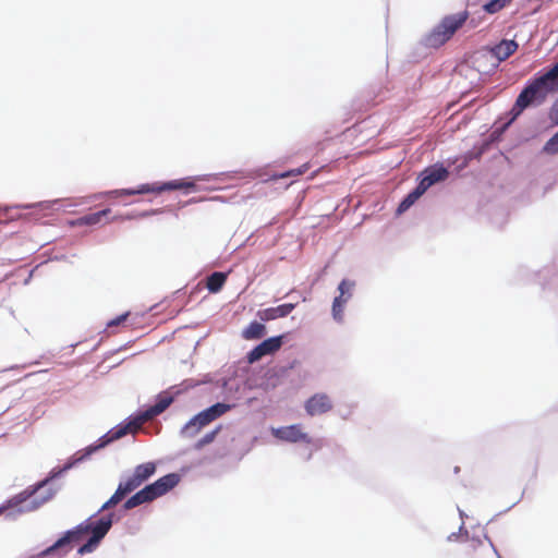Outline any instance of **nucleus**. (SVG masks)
<instances>
[{"label": "nucleus", "mask_w": 558, "mask_h": 558, "mask_svg": "<svg viewBox=\"0 0 558 558\" xmlns=\"http://www.w3.org/2000/svg\"><path fill=\"white\" fill-rule=\"evenodd\" d=\"M9 211L10 210L8 208H0V222H7L9 219L13 218L12 216H9Z\"/></svg>", "instance_id": "obj_29"}, {"label": "nucleus", "mask_w": 558, "mask_h": 558, "mask_svg": "<svg viewBox=\"0 0 558 558\" xmlns=\"http://www.w3.org/2000/svg\"><path fill=\"white\" fill-rule=\"evenodd\" d=\"M332 408V403L329 397L325 393H316L311 397L305 403V410L308 415L315 416L319 414H324L330 411Z\"/></svg>", "instance_id": "obj_13"}, {"label": "nucleus", "mask_w": 558, "mask_h": 558, "mask_svg": "<svg viewBox=\"0 0 558 558\" xmlns=\"http://www.w3.org/2000/svg\"><path fill=\"white\" fill-rule=\"evenodd\" d=\"M424 193L425 191L421 189L420 184H417V186L399 204L398 213L401 214L408 210Z\"/></svg>", "instance_id": "obj_19"}, {"label": "nucleus", "mask_w": 558, "mask_h": 558, "mask_svg": "<svg viewBox=\"0 0 558 558\" xmlns=\"http://www.w3.org/2000/svg\"><path fill=\"white\" fill-rule=\"evenodd\" d=\"M543 151L547 155L558 154V132L545 143Z\"/></svg>", "instance_id": "obj_24"}, {"label": "nucleus", "mask_w": 558, "mask_h": 558, "mask_svg": "<svg viewBox=\"0 0 558 558\" xmlns=\"http://www.w3.org/2000/svg\"><path fill=\"white\" fill-rule=\"evenodd\" d=\"M230 409L229 404L226 403H216L210 408L204 410L194 416L184 427L186 433L191 432L192 434L197 433L202 427L206 426L214 420L218 418L222 414H225Z\"/></svg>", "instance_id": "obj_9"}, {"label": "nucleus", "mask_w": 558, "mask_h": 558, "mask_svg": "<svg viewBox=\"0 0 558 558\" xmlns=\"http://www.w3.org/2000/svg\"><path fill=\"white\" fill-rule=\"evenodd\" d=\"M157 210H153V211H143V213H138V214H134V215H128L125 217H120L121 219H135V218H144V217H147L149 216L150 214H156Z\"/></svg>", "instance_id": "obj_27"}, {"label": "nucleus", "mask_w": 558, "mask_h": 558, "mask_svg": "<svg viewBox=\"0 0 558 558\" xmlns=\"http://www.w3.org/2000/svg\"><path fill=\"white\" fill-rule=\"evenodd\" d=\"M129 316V313H124V314H121L120 316L111 319L110 322L107 323V327L108 328H111V327H114V326H119L120 324L124 323L126 320Z\"/></svg>", "instance_id": "obj_26"}, {"label": "nucleus", "mask_w": 558, "mask_h": 558, "mask_svg": "<svg viewBox=\"0 0 558 558\" xmlns=\"http://www.w3.org/2000/svg\"><path fill=\"white\" fill-rule=\"evenodd\" d=\"M111 213L109 208L102 209L97 213L88 214L83 217L69 220L68 225L70 227H83V226H96L100 225L102 222V219L108 217V215Z\"/></svg>", "instance_id": "obj_16"}, {"label": "nucleus", "mask_w": 558, "mask_h": 558, "mask_svg": "<svg viewBox=\"0 0 558 558\" xmlns=\"http://www.w3.org/2000/svg\"><path fill=\"white\" fill-rule=\"evenodd\" d=\"M156 472L154 462H146L134 469L132 476L121 482L114 494L101 506L99 512L117 506L128 494L134 492Z\"/></svg>", "instance_id": "obj_3"}, {"label": "nucleus", "mask_w": 558, "mask_h": 558, "mask_svg": "<svg viewBox=\"0 0 558 558\" xmlns=\"http://www.w3.org/2000/svg\"><path fill=\"white\" fill-rule=\"evenodd\" d=\"M308 168H310L308 163H304L300 168H295V169L289 170L287 172L280 173L278 175H275V178L276 179H286L289 177H298V175L305 173L308 170Z\"/></svg>", "instance_id": "obj_25"}, {"label": "nucleus", "mask_w": 558, "mask_h": 558, "mask_svg": "<svg viewBox=\"0 0 558 558\" xmlns=\"http://www.w3.org/2000/svg\"><path fill=\"white\" fill-rule=\"evenodd\" d=\"M550 118L555 123L558 124V100L554 104L550 110Z\"/></svg>", "instance_id": "obj_28"}, {"label": "nucleus", "mask_w": 558, "mask_h": 558, "mask_svg": "<svg viewBox=\"0 0 558 558\" xmlns=\"http://www.w3.org/2000/svg\"><path fill=\"white\" fill-rule=\"evenodd\" d=\"M518 49V44L514 40H501L498 45H496L492 52L499 60L505 61L511 54L515 52Z\"/></svg>", "instance_id": "obj_17"}, {"label": "nucleus", "mask_w": 558, "mask_h": 558, "mask_svg": "<svg viewBox=\"0 0 558 558\" xmlns=\"http://www.w3.org/2000/svg\"><path fill=\"white\" fill-rule=\"evenodd\" d=\"M463 558H494L495 550L490 543L481 539H468L461 549Z\"/></svg>", "instance_id": "obj_10"}, {"label": "nucleus", "mask_w": 558, "mask_h": 558, "mask_svg": "<svg viewBox=\"0 0 558 558\" xmlns=\"http://www.w3.org/2000/svg\"><path fill=\"white\" fill-rule=\"evenodd\" d=\"M355 283L353 281H350L348 279H343L338 287L339 295L342 298L349 296V299L352 296V290L354 288Z\"/></svg>", "instance_id": "obj_23"}, {"label": "nucleus", "mask_w": 558, "mask_h": 558, "mask_svg": "<svg viewBox=\"0 0 558 558\" xmlns=\"http://www.w3.org/2000/svg\"><path fill=\"white\" fill-rule=\"evenodd\" d=\"M511 1L512 0H490L485 3L483 8L487 13L494 14L508 5Z\"/></svg>", "instance_id": "obj_22"}, {"label": "nucleus", "mask_w": 558, "mask_h": 558, "mask_svg": "<svg viewBox=\"0 0 558 558\" xmlns=\"http://www.w3.org/2000/svg\"><path fill=\"white\" fill-rule=\"evenodd\" d=\"M113 517V513H107L96 521H93L92 518L85 520L73 529L66 531L51 546L39 553L38 558H64L73 549V547L82 542L83 538L89 533L90 537L77 549V554L83 556L85 554L92 553L111 529Z\"/></svg>", "instance_id": "obj_1"}, {"label": "nucleus", "mask_w": 558, "mask_h": 558, "mask_svg": "<svg viewBox=\"0 0 558 558\" xmlns=\"http://www.w3.org/2000/svg\"><path fill=\"white\" fill-rule=\"evenodd\" d=\"M179 481L180 478L178 474H167L130 497L124 502L123 508L125 510H130L143 504L150 502L172 489Z\"/></svg>", "instance_id": "obj_5"}, {"label": "nucleus", "mask_w": 558, "mask_h": 558, "mask_svg": "<svg viewBox=\"0 0 558 558\" xmlns=\"http://www.w3.org/2000/svg\"><path fill=\"white\" fill-rule=\"evenodd\" d=\"M226 281H227V275L223 272L216 271V272H213L207 278L206 286L210 292L216 293L221 290V288L223 287Z\"/></svg>", "instance_id": "obj_20"}, {"label": "nucleus", "mask_w": 558, "mask_h": 558, "mask_svg": "<svg viewBox=\"0 0 558 558\" xmlns=\"http://www.w3.org/2000/svg\"><path fill=\"white\" fill-rule=\"evenodd\" d=\"M282 344V337H271L255 347L247 355L250 363L260 360L263 356L277 352Z\"/></svg>", "instance_id": "obj_12"}, {"label": "nucleus", "mask_w": 558, "mask_h": 558, "mask_svg": "<svg viewBox=\"0 0 558 558\" xmlns=\"http://www.w3.org/2000/svg\"><path fill=\"white\" fill-rule=\"evenodd\" d=\"M195 183L191 179H180L173 180L166 183H153V184H142L137 189H122L114 190L110 192V195L114 197L119 196H132L137 194H146V193H161L165 191L172 190H194Z\"/></svg>", "instance_id": "obj_7"}, {"label": "nucleus", "mask_w": 558, "mask_h": 558, "mask_svg": "<svg viewBox=\"0 0 558 558\" xmlns=\"http://www.w3.org/2000/svg\"><path fill=\"white\" fill-rule=\"evenodd\" d=\"M469 19L466 10L445 16L425 37L424 45L429 48H438L445 45L456 32L463 26Z\"/></svg>", "instance_id": "obj_4"}, {"label": "nucleus", "mask_w": 558, "mask_h": 558, "mask_svg": "<svg viewBox=\"0 0 558 558\" xmlns=\"http://www.w3.org/2000/svg\"><path fill=\"white\" fill-rule=\"evenodd\" d=\"M556 93H558V62L546 73L526 84L511 109L513 118H517L529 106L542 104L548 95Z\"/></svg>", "instance_id": "obj_2"}, {"label": "nucleus", "mask_w": 558, "mask_h": 558, "mask_svg": "<svg viewBox=\"0 0 558 558\" xmlns=\"http://www.w3.org/2000/svg\"><path fill=\"white\" fill-rule=\"evenodd\" d=\"M271 434L276 438L287 442H312L311 437L302 430V426L300 424L272 428Z\"/></svg>", "instance_id": "obj_11"}, {"label": "nucleus", "mask_w": 558, "mask_h": 558, "mask_svg": "<svg viewBox=\"0 0 558 558\" xmlns=\"http://www.w3.org/2000/svg\"><path fill=\"white\" fill-rule=\"evenodd\" d=\"M424 173L425 174L418 184L425 192L435 183L446 180L449 175V172L445 167L430 168L427 169Z\"/></svg>", "instance_id": "obj_15"}, {"label": "nucleus", "mask_w": 558, "mask_h": 558, "mask_svg": "<svg viewBox=\"0 0 558 558\" xmlns=\"http://www.w3.org/2000/svg\"><path fill=\"white\" fill-rule=\"evenodd\" d=\"M349 301V296L342 298L337 296L332 303V316L336 320L341 322L343 318V308L345 303Z\"/></svg>", "instance_id": "obj_21"}, {"label": "nucleus", "mask_w": 558, "mask_h": 558, "mask_svg": "<svg viewBox=\"0 0 558 558\" xmlns=\"http://www.w3.org/2000/svg\"><path fill=\"white\" fill-rule=\"evenodd\" d=\"M40 209H35L28 214L25 215V217H28L29 219L38 220L41 216L39 215Z\"/></svg>", "instance_id": "obj_31"}, {"label": "nucleus", "mask_w": 558, "mask_h": 558, "mask_svg": "<svg viewBox=\"0 0 558 558\" xmlns=\"http://www.w3.org/2000/svg\"><path fill=\"white\" fill-rule=\"evenodd\" d=\"M266 332V328L262 323L252 322L243 331L242 337L246 340L260 339Z\"/></svg>", "instance_id": "obj_18"}, {"label": "nucleus", "mask_w": 558, "mask_h": 558, "mask_svg": "<svg viewBox=\"0 0 558 558\" xmlns=\"http://www.w3.org/2000/svg\"><path fill=\"white\" fill-rule=\"evenodd\" d=\"M172 402L171 397H163L160 398L153 407L147 409L144 413H142L135 420L129 422L128 424L123 426H118L117 428L110 430L108 433V439L106 441L110 442L117 439H120L121 437L128 435L129 433H135L141 428V426L148 420H151L154 416L159 415L162 413Z\"/></svg>", "instance_id": "obj_6"}, {"label": "nucleus", "mask_w": 558, "mask_h": 558, "mask_svg": "<svg viewBox=\"0 0 558 558\" xmlns=\"http://www.w3.org/2000/svg\"><path fill=\"white\" fill-rule=\"evenodd\" d=\"M216 435V432H211L209 434H206L203 439L199 441L201 445H206V444H209L210 441H213L214 437Z\"/></svg>", "instance_id": "obj_30"}, {"label": "nucleus", "mask_w": 558, "mask_h": 558, "mask_svg": "<svg viewBox=\"0 0 558 558\" xmlns=\"http://www.w3.org/2000/svg\"><path fill=\"white\" fill-rule=\"evenodd\" d=\"M295 306H296V304H294V303H286V304H281L276 307H268V308L258 311L257 316L263 322L275 320L277 318H282V317L288 316L295 308Z\"/></svg>", "instance_id": "obj_14"}, {"label": "nucleus", "mask_w": 558, "mask_h": 558, "mask_svg": "<svg viewBox=\"0 0 558 558\" xmlns=\"http://www.w3.org/2000/svg\"><path fill=\"white\" fill-rule=\"evenodd\" d=\"M43 485L44 483L35 488H27L12 497L7 505L0 507V514L9 508H19L20 512H29L38 509L52 497L51 493L40 499L34 497L37 489Z\"/></svg>", "instance_id": "obj_8"}]
</instances>
